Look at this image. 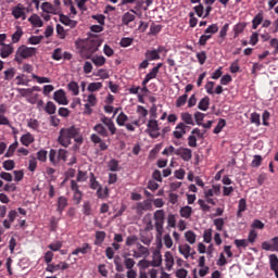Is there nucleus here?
<instances>
[{"label":"nucleus","mask_w":278,"mask_h":278,"mask_svg":"<svg viewBox=\"0 0 278 278\" xmlns=\"http://www.w3.org/2000/svg\"><path fill=\"white\" fill-rule=\"evenodd\" d=\"M76 142L75 147H81L84 144V135L81 134V129L76 126H70L66 128H61L59 132L58 142L61 147L68 149L73 141Z\"/></svg>","instance_id":"obj_1"},{"label":"nucleus","mask_w":278,"mask_h":278,"mask_svg":"<svg viewBox=\"0 0 278 278\" xmlns=\"http://www.w3.org/2000/svg\"><path fill=\"white\" fill-rule=\"evenodd\" d=\"M101 123L102 124H97L93 127V131L98 134V136H101L102 138H108V136H116V125L114 124V121L108 116L101 117ZM108 127V128H105ZM109 129V131H108Z\"/></svg>","instance_id":"obj_2"},{"label":"nucleus","mask_w":278,"mask_h":278,"mask_svg":"<svg viewBox=\"0 0 278 278\" xmlns=\"http://www.w3.org/2000/svg\"><path fill=\"white\" fill-rule=\"evenodd\" d=\"M180 118L182 122L176 125V130H174L173 136L176 140H181L186 136V129H190L188 125H194V119L190 113H181Z\"/></svg>","instance_id":"obj_3"},{"label":"nucleus","mask_w":278,"mask_h":278,"mask_svg":"<svg viewBox=\"0 0 278 278\" xmlns=\"http://www.w3.org/2000/svg\"><path fill=\"white\" fill-rule=\"evenodd\" d=\"M153 218L155 220V231L157 236H162L164 233V220L166 218V213L164 212V210H157L154 212Z\"/></svg>","instance_id":"obj_4"},{"label":"nucleus","mask_w":278,"mask_h":278,"mask_svg":"<svg viewBox=\"0 0 278 278\" xmlns=\"http://www.w3.org/2000/svg\"><path fill=\"white\" fill-rule=\"evenodd\" d=\"M146 134H148V136L153 139L160 136V124H157L156 119L148 121Z\"/></svg>","instance_id":"obj_5"},{"label":"nucleus","mask_w":278,"mask_h":278,"mask_svg":"<svg viewBox=\"0 0 278 278\" xmlns=\"http://www.w3.org/2000/svg\"><path fill=\"white\" fill-rule=\"evenodd\" d=\"M138 216H142L144 212H151L153 210V204L151 199L144 200L143 202H138L135 206Z\"/></svg>","instance_id":"obj_6"},{"label":"nucleus","mask_w":278,"mask_h":278,"mask_svg":"<svg viewBox=\"0 0 278 278\" xmlns=\"http://www.w3.org/2000/svg\"><path fill=\"white\" fill-rule=\"evenodd\" d=\"M36 53H37L36 48H29L24 45L17 48V55H21V58H23L24 60H27L28 58H34Z\"/></svg>","instance_id":"obj_7"},{"label":"nucleus","mask_w":278,"mask_h":278,"mask_svg":"<svg viewBox=\"0 0 278 278\" xmlns=\"http://www.w3.org/2000/svg\"><path fill=\"white\" fill-rule=\"evenodd\" d=\"M53 99L59 105H68V98L66 97V91H64V89L54 91Z\"/></svg>","instance_id":"obj_8"},{"label":"nucleus","mask_w":278,"mask_h":278,"mask_svg":"<svg viewBox=\"0 0 278 278\" xmlns=\"http://www.w3.org/2000/svg\"><path fill=\"white\" fill-rule=\"evenodd\" d=\"M165 51L164 46H160L157 49L147 50L144 53V58L150 62L155 60H160V54Z\"/></svg>","instance_id":"obj_9"},{"label":"nucleus","mask_w":278,"mask_h":278,"mask_svg":"<svg viewBox=\"0 0 278 278\" xmlns=\"http://www.w3.org/2000/svg\"><path fill=\"white\" fill-rule=\"evenodd\" d=\"M101 47V41L99 40H89L86 46L84 47L85 51H87L88 56L92 55V53H97L99 48Z\"/></svg>","instance_id":"obj_10"},{"label":"nucleus","mask_w":278,"mask_h":278,"mask_svg":"<svg viewBox=\"0 0 278 278\" xmlns=\"http://www.w3.org/2000/svg\"><path fill=\"white\" fill-rule=\"evenodd\" d=\"M71 190L74 192V201L76 202V205H79L81 203V199L84 197V193L79 190V185L75 180H71Z\"/></svg>","instance_id":"obj_11"},{"label":"nucleus","mask_w":278,"mask_h":278,"mask_svg":"<svg viewBox=\"0 0 278 278\" xmlns=\"http://www.w3.org/2000/svg\"><path fill=\"white\" fill-rule=\"evenodd\" d=\"M175 155H179L184 162H190L192 160V150L190 148H178L175 151Z\"/></svg>","instance_id":"obj_12"},{"label":"nucleus","mask_w":278,"mask_h":278,"mask_svg":"<svg viewBox=\"0 0 278 278\" xmlns=\"http://www.w3.org/2000/svg\"><path fill=\"white\" fill-rule=\"evenodd\" d=\"M137 12L134 9H130L129 12L124 13L122 16V24L128 27L129 23H134L136 21V15Z\"/></svg>","instance_id":"obj_13"},{"label":"nucleus","mask_w":278,"mask_h":278,"mask_svg":"<svg viewBox=\"0 0 278 278\" xmlns=\"http://www.w3.org/2000/svg\"><path fill=\"white\" fill-rule=\"evenodd\" d=\"M90 140H91V142H92L93 144H99L100 151H108V149H109L108 143H105V142L103 141V139H102L101 137H99V135L92 134V135L90 136Z\"/></svg>","instance_id":"obj_14"},{"label":"nucleus","mask_w":278,"mask_h":278,"mask_svg":"<svg viewBox=\"0 0 278 278\" xmlns=\"http://www.w3.org/2000/svg\"><path fill=\"white\" fill-rule=\"evenodd\" d=\"M178 251L180 253V255H184L185 260H188V257H190V255H194V251H192V248L188 244V243H185V244H180L178 247Z\"/></svg>","instance_id":"obj_15"},{"label":"nucleus","mask_w":278,"mask_h":278,"mask_svg":"<svg viewBox=\"0 0 278 278\" xmlns=\"http://www.w3.org/2000/svg\"><path fill=\"white\" fill-rule=\"evenodd\" d=\"M59 21L62 23V25H65L66 27H71V29H75L77 27V21L71 20L68 16L64 14L59 15Z\"/></svg>","instance_id":"obj_16"},{"label":"nucleus","mask_w":278,"mask_h":278,"mask_svg":"<svg viewBox=\"0 0 278 278\" xmlns=\"http://www.w3.org/2000/svg\"><path fill=\"white\" fill-rule=\"evenodd\" d=\"M16 216H18V213L16 212V210H11L8 214L9 219L3 220V227L5 229H10L12 227V223L16 220Z\"/></svg>","instance_id":"obj_17"},{"label":"nucleus","mask_w":278,"mask_h":278,"mask_svg":"<svg viewBox=\"0 0 278 278\" xmlns=\"http://www.w3.org/2000/svg\"><path fill=\"white\" fill-rule=\"evenodd\" d=\"M67 206L68 199H66V197L64 195L59 197L56 202V212H59V214H62V212H64V210H66Z\"/></svg>","instance_id":"obj_18"},{"label":"nucleus","mask_w":278,"mask_h":278,"mask_svg":"<svg viewBox=\"0 0 278 278\" xmlns=\"http://www.w3.org/2000/svg\"><path fill=\"white\" fill-rule=\"evenodd\" d=\"M14 53V47L10 45H3L2 48L0 49V58L5 60V58H10Z\"/></svg>","instance_id":"obj_19"},{"label":"nucleus","mask_w":278,"mask_h":278,"mask_svg":"<svg viewBox=\"0 0 278 278\" xmlns=\"http://www.w3.org/2000/svg\"><path fill=\"white\" fill-rule=\"evenodd\" d=\"M12 16H14V18H23V16H25V7H23V4H17L12 10Z\"/></svg>","instance_id":"obj_20"},{"label":"nucleus","mask_w":278,"mask_h":278,"mask_svg":"<svg viewBox=\"0 0 278 278\" xmlns=\"http://www.w3.org/2000/svg\"><path fill=\"white\" fill-rule=\"evenodd\" d=\"M165 266L167 270H173V266H175V257L170 252H165Z\"/></svg>","instance_id":"obj_21"},{"label":"nucleus","mask_w":278,"mask_h":278,"mask_svg":"<svg viewBox=\"0 0 278 278\" xmlns=\"http://www.w3.org/2000/svg\"><path fill=\"white\" fill-rule=\"evenodd\" d=\"M270 270H273L278 278V257L276 254L269 255Z\"/></svg>","instance_id":"obj_22"},{"label":"nucleus","mask_w":278,"mask_h":278,"mask_svg":"<svg viewBox=\"0 0 278 278\" xmlns=\"http://www.w3.org/2000/svg\"><path fill=\"white\" fill-rule=\"evenodd\" d=\"M41 10L46 12V14H59L58 9H55L51 2H43Z\"/></svg>","instance_id":"obj_23"},{"label":"nucleus","mask_w":278,"mask_h":278,"mask_svg":"<svg viewBox=\"0 0 278 278\" xmlns=\"http://www.w3.org/2000/svg\"><path fill=\"white\" fill-rule=\"evenodd\" d=\"M20 140L24 147H29V144H31L35 139H34V135L31 132H27V134L23 135Z\"/></svg>","instance_id":"obj_24"},{"label":"nucleus","mask_w":278,"mask_h":278,"mask_svg":"<svg viewBox=\"0 0 278 278\" xmlns=\"http://www.w3.org/2000/svg\"><path fill=\"white\" fill-rule=\"evenodd\" d=\"M198 109L202 112H207L210 110V97L205 96L202 98L198 104Z\"/></svg>","instance_id":"obj_25"},{"label":"nucleus","mask_w":278,"mask_h":278,"mask_svg":"<svg viewBox=\"0 0 278 278\" xmlns=\"http://www.w3.org/2000/svg\"><path fill=\"white\" fill-rule=\"evenodd\" d=\"M92 247H90L88 243H84L83 247L76 248L73 252L72 255H79L81 253L83 255H86L88 251H90Z\"/></svg>","instance_id":"obj_26"},{"label":"nucleus","mask_w":278,"mask_h":278,"mask_svg":"<svg viewBox=\"0 0 278 278\" xmlns=\"http://www.w3.org/2000/svg\"><path fill=\"white\" fill-rule=\"evenodd\" d=\"M157 73L159 72L156 70L152 68L143 78L141 83L142 86H147V84H149L151 79H155V77H157Z\"/></svg>","instance_id":"obj_27"},{"label":"nucleus","mask_w":278,"mask_h":278,"mask_svg":"<svg viewBox=\"0 0 278 278\" xmlns=\"http://www.w3.org/2000/svg\"><path fill=\"white\" fill-rule=\"evenodd\" d=\"M127 121H129V116H127L125 112H121L116 117V123L118 127H125Z\"/></svg>","instance_id":"obj_28"},{"label":"nucleus","mask_w":278,"mask_h":278,"mask_svg":"<svg viewBox=\"0 0 278 278\" xmlns=\"http://www.w3.org/2000/svg\"><path fill=\"white\" fill-rule=\"evenodd\" d=\"M67 90H70L74 97L79 96V85L76 81H70L67 84Z\"/></svg>","instance_id":"obj_29"},{"label":"nucleus","mask_w":278,"mask_h":278,"mask_svg":"<svg viewBox=\"0 0 278 278\" xmlns=\"http://www.w3.org/2000/svg\"><path fill=\"white\" fill-rule=\"evenodd\" d=\"M264 21V14L257 13L254 18L252 20V29H257L260 25H262V22Z\"/></svg>","instance_id":"obj_30"},{"label":"nucleus","mask_w":278,"mask_h":278,"mask_svg":"<svg viewBox=\"0 0 278 278\" xmlns=\"http://www.w3.org/2000/svg\"><path fill=\"white\" fill-rule=\"evenodd\" d=\"M105 231H97L96 232V240H94V244L98 247H101V244H103V242H105Z\"/></svg>","instance_id":"obj_31"},{"label":"nucleus","mask_w":278,"mask_h":278,"mask_svg":"<svg viewBox=\"0 0 278 278\" xmlns=\"http://www.w3.org/2000/svg\"><path fill=\"white\" fill-rule=\"evenodd\" d=\"M49 161L52 166H58L60 164V160H58V151L55 149H51L49 152Z\"/></svg>","instance_id":"obj_32"},{"label":"nucleus","mask_w":278,"mask_h":278,"mask_svg":"<svg viewBox=\"0 0 278 278\" xmlns=\"http://www.w3.org/2000/svg\"><path fill=\"white\" fill-rule=\"evenodd\" d=\"M151 266H153L154 268L162 266V254H160V252L153 253Z\"/></svg>","instance_id":"obj_33"},{"label":"nucleus","mask_w":278,"mask_h":278,"mask_svg":"<svg viewBox=\"0 0 278 278\" xmlns=\"http://www.w3.org/2000/svg\"><path fill=\"white\" fill-rule=\"evenodd\" d=\"M28 21L33 24V27H42V20L37 14L31 15Z\"/></svg>","instance_id":"obj_34"},{"label":"nucleus","mask_w":278,"mask_h":278,"mask_svg":"<svg viewBox=\"0 0 278 278\" xmlns=\"http://www.w3.org/2000/svg\"><path fill=\"white\" fill-rule=\"evenodd\" d=\"M89 184H90L91 190H99V188H101V184H99V181L97 180L94 173H90Z\"/></svg>","instance_id":"obj_35"},{"label":"nucleus","mask_w":278,"mask_h":278,"mask_svg":"<svg viewBox=\"0 0 278 278\" xmlns=\"http://www.w3.org/2000/svg\"><path fill=\"white\" fill-rule=\"evenodd\" d=\"M180 216L181 218H190V216H192V206H182L180 208Z\"/></svg>","instance_id":"obj_36"},{"label":"nucleus","mask_w":278,"mask_h":278,"mask_svg":"<svg viewBox=\"0 0 278 278\" xmlns=\"http://www.w3.org/2000/svg\"><path fill=\"white\" fill-rule=\"evenodd\" d=\"M56 110H58V106L55 105V103H53L51 101L47 102L46 108H45V112L47 114L53 115V114H55Z\"/></svg>","instance_id":"obj_37"},{"label":"nucleus","mask_w":278,"mask_h":278,"mask_svg":"<svg viewBox=\"0 0 278 278\" xmlns=\"http://www.w3.org/2000/svg\"><path fill=\"white\" fill-rule=\"evenodd\" d=\"M91 62L94 64V66H103L106 62V59L103 55H96L91 59Z\"/></svg>","instance_id":"obj_38"},{"label":"nucleus","mask_w":278,"mask_h":278,"mask_svg":"<svg viewBox=\"0 0 278 278\" xmlns=\"http://www.w3.org/2000/svg\"><path fill=\"white\" fill-rule=\"evenodd\" d=\"M83 214L85 216H92V204H90V201H86L83 204Z\"/></svg>","instance_id":"obj_39"},{"label":"nucleus","mask_w":278,"mask_h":278,"mask_svg":"<svg viewBox=\"0 0 278 278\" xmlns=\"http://www.w3.org/2000/svg\"><path fill=\"white\" fill-rule=\"evenodd\" d=\"M226 125H227V121L219 118L216 127L213 129V134H220L223 129H225Z\"/></svg>","instance_id":"obj_40"},{"label":"nucleus","mask_w":278,"mask_h":278,"mask_svg":"<svg viewBox=\"0 0 278 278\" xmlns=\"http://www.w3.org/2000/svg\"><path fill=\"white\" fill-rule=\"evenodd\" d=\"M18 149V141H14L8 149L7 153L4 154V157H12L14 155V151Z\"/></svg>","instance_id":"obj_41"},{"label":"nucleus","mask_w":278,"mask_h":278,"mask_svg":"<svg viewBox=\"0 0 278 278\" xmlns=\"http://www.w3.org/2000/svg\"><path fill=\"white\" fill-rule=\"evenodd\" d=\"M137 249L141 257H149L150 255L149 248L142 245L141 243H137Z\"/></svg>","instance_id":"obj_42"},{"label":"nucleus","mask_w":278,"mask_h":278,"mask_svg":"<svg viewBox=\"0 0 278 278\" xmlns=\"http://www.w3.org/2000/svg\"><path fill=\"white\" fill-rule=\"evenodd\" d=\"M185 238L187 242H189V244H194V242H197V235L194 233V231L188 230L185 233Z\"/></svg>","instance_id":"obj_43"},{"label":"nucleus","mask_w":278,"mask_h":278,"mask_svg":"<svg viewBox=\"0 0 278 278\" xmlns=\"http://www.w3.org/2000/svg\"><path fill=\"white\" fill-rule=\"evenodd\" d=\"M101 88H103L102 83H90L87 87V90L89 92H97L98 90H101Z\"/></svg>","instance_id":"obj_44"},{"label":"nucleus","mask_w":278,"mask_h":278,"mask_svg":"<svg viewBox=\"0 0 278 278\" xmlns=\"http://www.w3.org/2000/svg\"><path fill=\"white\" fill-rule=\"evenodd\" d=\"M131 45H134V38L131 37H123L119 41V46L124 49L127 47H131Z\"/></svg>","instance_id":"obj_45"},{"label":"nucleus","mask_w":278,"mask_h":278,"mask_svg":"<svg viewBox=\"0 0 278 278\" xmlns=\"http://www.w3.org/2000/svg\"><path fill=\"white\" fill-rule=\"evenodd\" d=\"M187 102H188V93H185L177 98L176 108H184V105H186Z\"/></svg>","instance_id":"obj_46"},{"label":"nucleus","mask_w":278,"mask_h":278,"mask_svg":"<svg viewBox=\"0 0 278 278\" xmlns=\"http://www.w3.org/2000/svg\"><path fill=\"white\" fill-rule=\"evenodd\" d=\"M204 34H210V36H214V34H218V24L210 25L205 30Z\"/></svg>","instance_id":"obj_47"},{"label":"nucleus","mask_w":278,"mask_h":278,"mask_svg":"<svg viewBox=\"0 0 278 278\" xmlns=\"http://www.w3.org/2000/svg\"><path fill=\"white\" fill-rule=\"evenodd\" d=\"M108 194H110V189H108V187H105L104 190H103V187H100L99 189H97L98 199H105Z\"/></svg>","instance_id":"obj_48"},{"label":"nucleus","mask_w":278,"mask_h":278,"mask_svg":"<svg viewBox=\"0 0 278 278\" xmlns=\"http://www.w3.org/2000/svg\"><path fill=\"white\" fill-rule=\"evenodd\" d=\"M47 155H49V152H47V150H45V149H41L37 152V160L39 162L45 163V162H47Z\"/></svg>","instance_id":"obj_49"},{"label":"nucleus","mask_w":278,"mask_h":278,"mask_svg":"<svg viewBox=\"0 0 278 278\" xmlns=\"http://www.w3.org/2000/svg\"><path fill=\"white\" fill-rule=\"evenodd\" d=\"M23 38V29L17 28L16 31L12 35V42L16 45Z\"/></svg>","instance_id":"obj_50"},{"label":"nucleus","mask_w":278,"mask_h":278,"mask_svg":"<svg viewBox=\"0 0 278 278\" xmlns=\"http://www.w3.org/2000/svg\"><path fill=\"white\" fill-rule=\"evenodd\" d=\"M247 27V25L239 23L233 27V31H235V38H238L240 36V34H242V31H244V28Z\"/></svg>","instance_id":"obj_51"},{"label":"nucleus","mask_w":278,"mask_h":278,"mask_svg":"<svg viewBox=\"0 0 278 278\" xmlns=\"http://www.w3.org/2000/svg\"><path fill=\"white\" fill-rule=\"evenodd\" d=\"M235 244L237 249H247V247H249V241L247 239H236Z\"/></svg>","instance_id":"obj_52"},{"label":"nucleus","mask_w":278,"mask_h":278,"mask_svg":"<svg viewBox=\"0 0 278 278\" xmlns=\"http://www.w3.org/2000/svg\"><path fill=\"white\" fill-rule=\"evenodd\" d=\"M207 40H212V35H206L204 33V35L200 36L198 45H200V47H205V45H207Z\"/></svg>","instance_id":"obj_53"},{"label":"nucleus","mask_w":278,"mask_h":278,"mask_svg":"<svg viewBox=\"0 0 278 278\" xmlns=\"http://www.w3.org/2000/svg\"><path fill=\"white\" fill-rule=\"evenodd\" d=\"M108 168L111 173H116V170H118V161H116V159L111 160L108 164Z\"/></svg>","instance_id":"obj_54"},{"label":"nucleus","mask_w":278,"mask_h":278,"mask_svg":"<svg viewBox=\"0 0 278 278\" xmlns=\"http://www.w3.org/2000/svg\"><path fill=\"white\" fill-rule=\"evenodd\" d=\"M63 53H62V48H56L52 52V60H55V62H60L62 60Z\"/></svg>","instance_id":"obj_55"},{"label":"nucleus","mask_w":278,"mask_h":278,"mask_svg":"<svg viewBox=\"0 0 278 278\" xmlns=\"http://www.w3.org/2000/svg\"><path fill=\"white\" fill-rule=\"evenodd\" d=\"M250 122L253 125H256V127H260V125H262V122L260 121V114L255 112L251 114Z\"/></svg>","instance_id":"obj_56"},{"label":"nucleus","mask_w":278,"mask_h":278,"mask_svg":"<svg viewBox=\"0 0 278 278\" xmlns=\"http://www.w3.org/2000/svg\"><path fill=\"white\" fill-rule=\"evenodd\" d=\"M56 34L61 40H64V38H66V30L64 29V26L56 24Z\"/></svg>","instance_id":"obj_57"},{"label":"nucleus","mask_w":278,"mask_h":278,"mask_svg":"<svg viewBox=\"0 0 278 278\" xmlns=\"http://www.w3.org/2000/svg\"><path fill=\"white\" fill-rule=\"evenodd\" d=\"M251 166L253 168H260V166H262V155H254Z\"/></svg>","instance_id":"obj_58"},{"label":"nucleus","mask_w":278,"mask_h":278,"mask_svg":"<svg viewBox=\"0 0 278 278\" xmlns=\"http://www.w3.org/2000/svg\"><path fill=\"white\" fill-rule=\"evenodd\" d=\"M63 245L64 243H62V241H56L54 243H50L48 245V249H50L51 252L52 251L56 252V251H60V249H62Z\"/></svg>","instance_id":"obj_59"},{"label":"nucleus","mask_w":278,"mask_h":278,"mask_svg":"<svg viewBox=\"0 0 278 278\" xmlns=\"http://www.w3.org/2000/svg\"><path fill=\"white\" fill-rule=\"evenodd\" d=\"M68 157V151L64 150V149H60L58 151V160L59 162H66V159Z\"/></svg>","instance_id":"obj_60"},{"label":"nucleus","mask_w":278,"mask_h":278,"mask_svg":"<svg viewBox=\"0 0 278 278\" xmlns=\"http://www.w3.org/2000/svg\"><path fill=\"white\" fill-rule=\"evenodd\" d=\"M14 75H16V71L14 68H9L4 71V79L10 81V79H14Z\"/></svg>","instance_id":"obj_61"},{"label":"nucleus","mask_w":278,"mask_h":278,"mask_svg":"<svg viewBox=\"0 0 278 278\" xmlns=\"http://www.w3.org/2000/svg\"><path fill=\"white\" fill-rule=\"evenodd\" d=\"M197 59L199 64L203 65L205 64V61L207 60V53L205 51H201L197 53Z\"/></svg>","instance_id":"obj_62"},{"label":"nucleus","mask_w":278,"mask_h":278,"mask_svg":"<svg viewBox=\"0 0 278 278\" xmlns=\"http://www.w3.org/2000/svg\"><path fill=\"white\" fill-rule=\"evenodd\" d=\"M15 163L13 160H8L3 162L4 170H14Z\"/></svg>","instance_id":"obj_63"},{"label":"nucleus","mask_w":278,"mask_h":278,"mask_svg":"<svg viewBox=\"0 0 278 278\" xmlns=\"http://www.w3.org/2000/svg\"><path fill=\"white\" fill-rule=\"evenodd\" d=\"M203 238H204V242L206 244H210V242H212V229L204 230Z\"/></svg>","instance_id":"obj_64"}]
</instances>
